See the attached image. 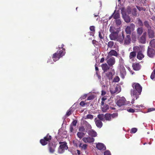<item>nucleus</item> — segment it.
Listing matches in <instances>:
<instances>
[{
    "instance_id": "obj_1",
    "label": "nucleus",
    "mask_w": 155,
    "mask_h": 155,
    "mask_svg": "<svg viewBox=\"0 0 155 155\" xmlns=\"http://www.w3.org/2000/svg\"><path fill=\"white\" fill-rule=\"evenodd\" d=\"M132 87L133 89L131 91V96H134L137 99L138 97L137 93L140 94L142 91V88L140 85L138 83H135L133 84Z\"/></svg>"
},
{
    "instance_id": "obj_2",
    "label": "nucleus",
    "mask_w": 155,
    "mask_h": 155,
    "mask_svg": "<svg viewBox=\"0 0 155 155\" xmlns=\"http://www.w3.org/2000/svg\"><path fill=\"white\" fill-rule=\"evenodd\" d=\"M64 46V45L63 44H62L61 46L59 47L58 48H61L62 50H60L59 52L58 51L57 52L53 54L52 58L54 62H55L58 60L61 57H62L64 55L65 52L64 49L63 48Z\"/></svg>"
},
{
    "instance_id": "obj_3",
    "label": "nucleus",
    "mask_w": 155,
    "mask_h": 155,
    "mask_svg": "<svg viewBox=\"0 0 155 155\" xmlns=\"http://www.w3.org/2000/svg\"><path fill=\"white\" fill-rule=\"evenodd\" d=\"M110 91L112 94H117L121 91V87L120 85H117L116 87L113 86H111L110 87Z\"/></svg>"
},
{
    "instance_id": "obj_4",
    "label": "nucleus",
    "mask_w": 155,
    "mask_h": 155,
    "mask_svg": "<svg viewBox=\"0 0 155 155\" xmlns=\"http://www.w3.org/2000/svg\"><path fill=\"white\" fill-rule=\"evenodd\" d=\"M51 139V136L48 134H47L46 137H44V139L40 140V143L42 145H46L50 141Z\"/></svg>"
},
{
    "instance_id": "obj_5",
    "label": "nucleus",
    "mask_w": 155,
    "mask_h": 155,
    "mask_svg": "<svg viewBox=\"0 0 155 155\" xmlns=\"http://www.w3.org/2000/svg\"><path fill=\"white\" fill-rule=\"evenodd\" d=\"M60 143L61 144L59 148L58 152L61 153L64 152L65 150H66L68 148V147L67 145V143L65 142H60Z\"/></svg>"
},
{
    "instance_id": "obj_6",
    "label": "nucleus",
    "mask_w": 155,
    "mask_h": 155,
    "mask_svg": "<svg viewBox=\"0 0 155 155\" xmlns=\"http://www.w3.org/2000/svg\"><path fill=\"white\" fill-rule=\"evenodd\" d=\"M106 60L110 67L112 66L115 64V59L113 57H108V56H107Z\"/></svg>"
},
{
    "instance_id": "obj_7",
    "label": "nucleus",
    "mask_w": 155,
    "mask_h": 155,
    "mask_svg": "<svg viewBox=\"0 0 155 155\" xmlns=\"http://www.w3.org/2000/svg\"><path fill=\"white\" fill-rule=\"evenodd\" d=\"M125 101L126 100L124 97H120L116 101V104L118 106L120 107L125 104Z\"/></svg>"
},
{
    "instance_id": "obj_8",
    "label": "nucleus",
    "mask_w": 155,
    "mask_h": 155,
    "mask_svg": "<svg viewBox=\"0 0 155 155\" xmlns=\"http://www.w3.org/2000/svg\"><path fill=\"white\" fill-rule=\"evenodd\" d=\"M120 30V27L116 26H111L110 28V31L111 33H118Z\"/></svg>"
},
{
    "instance_id": "obj_9",
    "label": "nucleus",
    "mask_w": 155,
    "mask_h": 155,
    "mask_svg": "<svg viewBox=\"0 0 155 155\" xmlns=\"http://www.w3.org/2000/svg\"><path fill=\"white\" fill-rule=\"evenodd\" d=\"M135 27V25L133 23L131 24L127 27L125 30V32L127 34H130L131 31L134 30Z\"/></svg>"
},
{
    "instance_id": "obj_10",
    "label": "nucleus",
    "mask_w": 155,
    "mask_h": 155,
    "mask_svg": "<svg viewBox=\"0 0 155 155\" xmlns=\"http://www.w3.org/2000/svg\"><path fill=\"white\" fill-rule=\"evenodd\" d=\"M147 54L148 56L150 57H153L155 54L154 50L151 48L150 46H149L147 50Z\"/></svg>"
},
{
    "instance_id": "obj_11",
    "label": "nucleus",
    "mask_w": 155,
    "mask_h": 155,
    "mask_svg": "<svg viewBox=\"0 0 155 155\" xmlns=\"http://www.w3.org/2000/svg\"><path fill=\"white\" fill-rule=\"evenodd\" d=\"M82 140L85 143H91L94 142V139L92 137H87L83 138Z\"/></svg>"
},
{
    "instance_id": "obj_12",
    "label": "nucleus",
    "mask_w": 155,
    "mask_h": 155,
    "mask_svg": "<svg viewBox=\"0 0 155 155\" xmlns=\"http://www.w3.org/2000/svg\"><path fill=\"white\" fill-rule=\"evenodd\" d=\"M118 55V54L116 51L114 50H111L107 53V56L108 57H112V56H114L117 57Z\"/></svg>"
},
{
    "instance_id": "obj_13",
    "label": "nucleus",
    "mask_w": 155,
    "mask_h": 155,
    "mask_svg": "<svg viewBox=\"0 0 155 155\" xmlns=\"http://www.w3.org/2000/svg\"><path fill=\"white\" fill-rule=\"evenodd\" d=\"M123 18L124 19L125 21L127 22H129L130 21V19L128 15H127L123 11V9L121 10Z\"/></svg>"
},
{
    "instance_id": "obj_14",
    "label": "nucleus",
    "mask_w": 155,
    "mask_h": 155,
    "mask_svg": "<svg viewBox=\"0 0 155 155\" xmlns=\"http://www.w3.org/2000/svg\"><path fill=\"white\" fill-rule=\"evenodd\" d=\"M120 76L122 78H124L126 74V73L124 68L123 66H121L120 69Z\"/></svg>"
},
{
    "instance_id": "obj_15",
    "label": "nucleus",
    "mask_w": 155,
    "mask_h": 155,
    "mask_svg": "<svg viewBox=\"0 0 155 155\" xmlns=\"http://www.w3.org/2000/svg\"><path fill=\"white\" fill-rule=\"evenodd\" d=\"M97 148L99 150H104L106 149V147L103 143H98L96 144Z\"/></svg>"
},
{
    "instance_id": "obj_16",
    "label": "nucleus",
    "mask_w": 155,
    "mask_h": 155,
    "mask_svg": "<svg viewBox=\"0 0 155 155\" xmlns=\"http://www.w3.org/2000/svg\"><path fill=\"white\" fill-rule=\"evenodd\" d=\"M49 150L50 153H53L54 151V149L56 147V145L54 144L49 143Z\"/></svg>"
},
{
    "instance_id": "obj_17",
    "label": "nucleus",
    "mask_w": 155,
    "mask_h": 155,
    "mask_svg": "<svg viewBox=\"0 0 155 155\" xmlns=\"http://www.w3.org/2000/svg\"><path fill=\"white\" fill-rule=\"evenodd\" d=\"M146 32H144L143 33V35L140 37V41L142 44H144L146 42Z\"/></svg>"
},
{
    "instance_id": "obj_18",
    "label": "nucleus",
    "mask_w": 155,
    "mask_h": 155,
    "mask_svg": "<svg viewBox=\"0 0 155 155\" xmlns=\"http://www.w3.org/2000/svg\"><path fill=\"white\" fill-rule=\"evenodd\" d=\"M118 35V33H111L110 35V38L111 40H116Z\"/></svg>"
},
{
    "instance_id": "obj_19",
    "label": "nucleus",
    "mask_w": 155,
    "mask_h": 155,
    "mask_svg": "<svg viewBox=\"0 0 155 155\" xmlns=\"http://www.w3.org/2000/svg\"><path fill=\"white\" fill-rule=\"evenodd\" d=\"M131 41L130 36L129 35H127L124 39V44L129 45Z\"/></svg>"
},
{
    "instance_id": "obj_20",
    "label": "nucleus",
    "mask_w": 155,
    "mask_h": 155,
    "mask_svg": "<svg viewBox=\"0 0 155 155\" xmlns=\"http://www.w3.org/2000/svg\"><path fill=\"white\" fill-rule=\"evenodd\" d=\"M148 34L150 38H153L154 37V33L153 31L150 28L148 29Z\"/></svg>"
},
{
    "instance_id": "obj_21",
    "label": "nucleus",
    "mask_w": 155,
    "mask_h": 155,
    "mask_svg": "<svg viewBox=\"0 0 155 155\" xmlns=\"http://www.w3.org/2000/svg\"><path fill=\"white\" fill-rule=\"evenodd\" d=\"M78 147L81 148V150H85L87 148V145L85 144H83L81 142L79 143Z\"/></svg>"
},
{
    "instance_id": "obj_22",
    "label": "nucleus",
    "mask_w": 155,
    "mask_h": 155,
    "mask_svg": "<svg viewBox=\"0 0 155 155\" xmlns=\"http://www.w3.org/2000/svg\"><path fill=\"white\" fill-rule=\"evenodd\" d=\"M132 66L134 69L136 71L139 70L141 68V66L139 63L134 64Z\"/></svg>"
},
{
    "instance_id": "obj_23",
    "label": "nucleus",
    "mask_w": 155,
    "mask_h": 155,
    "mask_svg": "<svg viewBox=\"0 0 155 155\" xmlns=\"http://www.w3.org/2000/svg\"><path fill=\"white\" fill-rule=\"evenodd\" d=\"M108 47L109 48H116L117 47L116 45H114V43L112 41H110L107 44Z\"/></svg>"
},
{
    "instance_id": "obj_24",
    "label": "nucleus",
    "mask_w": 155,
    "mask_h": 155,
    "mask_svg": "<svg viewBox=\"0 0 155 155\" xmlns=\"http://www.w3.org/2000/svg\"><path fill=\"white\" fill-rule=\"evenodd\" d=\"M88 134L93 137H95L97 135L96 132L93 130H91L87 132Z\"/></svg>"
},
{
    "instance_id": "obj_25",
    "label": "nucleus",
    "mask_w": 155,
    "mask_h": 155,
    "mask_svg": "<svg viewBox=\"0 0 155 155\" xmlns=\"http://www.w3.org/2000/svg\"><path fill=\"white\" fill-rule=\"evenodd\" d=\"M124 36L122 33V35H118L117 37L116 41H119L120 42L122 43L124 40Z\"/></svg>"
},
{
    "instance_id": "obj_26",
    "label": "nucleus",
    "mask_w": 155,
    "mask_h": 155,
    "mask_svg": "<svg viewBox=\"0 0 155 155\" xmlns=\"http://www.w3.org/2000/svg\"><path fill=\"white\" fill-rule=\"evenodd\" d=\"M113 15V18L115 19H119L120 17L119 13L118 11H115Z\"/></svg>"
},
{
    "instance_id": "obj_27",
    "label": "nucleus",
    "mask_w": 155,
    "mask_h": 155,
    "mask_svg": "<svg viewBox=\"0 0 155 155\" xmlns=\"http://www.w3.org/2000/svg\"><path fill=\"white\" fill-rule=\"evenodd\" d=\"M102 69L104 72H105L109 69V67L106 64H104L101 65Z\"/></svg>"
},
{
    "instance_id": "obj_28",
    "label": "nucleus",
    "mask_w": 155,
    "mask_h": 155,
    "mask_svg": "<svg viewBox=\"0 0 155 155\" xmlns=\"http://www.w3.org/2000/svg\"><path fill=\"white\" fill-rule=\"evenodd\" d=\"M95 122L96 125L97 127L101 128L102 127V123L100 120H95Z\"/></svg>"
},
{
    "instance_id": "obj_29",
    "label": "nucleus",
    "mask_w": 155,
    "mask_h": 155,
    "mask_svg": "<svg viewBox=\"0 0 155 155\" xmlns=\"http://www.w3.org/2000/svg\"><path fill=\"white\" fill-rule=\"evenodd\" d=\"M136 54L135 51H133L130 52V54L129 58L131 60L133 61L135 57Z\"/></svg>"
},
{
    "instance_id": "obj_30",
    "label": "nucleus",
    "mask_w": 155,
    "mask_h": 155,
    "mask_svg": "<svg viewBox=\"0 0 155 155\" xmlns=\"http://www.w3.org/2000/svg\"><path fill=\"white\" fill-rule=\"evenodd\" d=\"M134 50L135 51L141 52L142 48L141 46H135L134 47Z\"/></svg>"
},
{
    "instance_id": "obj_31",
    "label": "nucleus",
    "mask_w": 155,
    "mask_h": 155,
    "mask_svg": "<svg viewBox=\"0 0 155 155\" xmlns=\"http://www.w3.org/2000/svg\"><path fill=\"white\" fill-rule=\"evenodd\" d=\"M105 119L107 120L110 121L112 120L111 114H106L104 115Z\"/></svg>"
},
{
    "instance_id": "obj_32",
    "label": "nucleus",
    "mask_w": 155,
    "mask_h": 155,
    "mask_svg": "<svg viewBox=\"0 0 155 155\" xmlns=\"http://www.w3.org/2000/svg\"><path fill=\"white\" fill-rule=\"evenodd\" d=\"M136 3L141 6L143 5L145 2V0H135Z\"/></svg>"
},
{
    "instance_id": "obj_33",
    "label": "nucleus",
    "mask_w": 155,
    "mask_h": 155,
    "mask_svg": "<svg viewBox=\"0 0 155 155\" xmlns=\"http://www.w3.org/2000/svg\"><path fill=\"white\" fill-rule=\"evenodd\" d=\"M144 57V55L141 52H139L138 53L137 58L139 60H141Z\"/></svg>"
},
{
    "instance_id": "obj_34",
    "label": "nucleus",
    "mask_w": 155,
    "mask_h": 155,
    "mask_svg": "<svg viewBox=\"0 0 155 155\" xmlns=\"http://www.w3.org/2000/svg\"><path fill=\"white\" fill-rule=\"evenodd\" d=\"M150 45L149 46L151 48H155V39H153L150 42Z\"/></svg>"
},
{
    "instance_id": "obj_35",
    "label": "nucleus",
    "mask_w": 155,
    "mask_h": 155,
    "mask_svg": "<svg viewBox=\"0 0 155 155\" xmlns=\"http://www.w3.org/2000/svg\"><path fill=\"white\" fill-rule=\"evenodd\" d=\"M115 22L117 26L118 27H119L122 24V21L119 18L115 19Z\"/></svg>"
},
{
    "instance_id": "obj_36",
    "label": "nucleus",
    "mask_w": 155,
    "mask_h": 155,
    "mask_svg": "<svg viewBox=\"0 0 155 155\" xmlns=\"http://www.w3.org/2000/svg\"><path fill=\"white\" fill-rule=\"evenodd\" d=\"M90 29L92 32L91 33L90 35H93L95 32V27L94 26H91L90 27Z\"/></svg>"
},
{
    "instance_id": "obj_37",
    "label": "nucleus",
    "mask_w": 155,
    "mask_h": 155,
    "mask_svg": "<svg viewBox=\"0 0 155 155\" xmlns=\"http://www.w3.org/2000/svg\"><path fill=\"white\" fill-rule=\"evenodd\" d=\"M109 107L107 105H106L104 106L103 107H102V110L103 112H106L107 110L108 109Z\"/></svg>"
},
{
    "instance_id": "obj_38",
    "label": "nucleus",
    "mask_w": 155,
    "mask_h": 155,
    "mask_svg": "<svg viewBox=\"0 0 155 155\" xmlns=\"http://www.w3.org/2000/svg\"><path fill=\"white\" fill-rule=\"evenodd\" d=\"M98 117L99 119H100V120H101L102 121H104L105 120V117L104 115L102 114H100L98 115Z\"/></svg>"
},
{
    "instance_id": "obj_39",
    "label": "nucleus",
    "mask_w": 155,
    "mask_h": 155,
    "mask_svg": "<svg viewBox=\"0 0 155 155\" xmlns=\"http://www.w3.org/2000/svg\"><path fill=\"white\" fill-rule=\"evenodd\" d=\"M150 78L152 80L155 81V69L153 70L151 73Z\"/></svg>"
},
{
    "instance_id": "obj_40",
    "label": "nucleus",
    "mask_w": 155,
    "mask_h": 155,
    "mask_svg": "<svg viewBox=\"0 0 155 155\" xmlns=\"http://www.w3.org/2000/svg\"><path fill=\"white\" fill-rule=\"evenodd\" d=\"M84 133L78 132L77 133V135L78 137L80 139L82 138L84 136Z\"/></svg>"
},
{
    "instance_id": "obj_41",
    "label": "nucleus",
    "mask_w": 155,
    "mask_h": 155,
    "mask_svg": "<svg viewBox=\"0 0 155 155\" xmlns=\"http://www.w3.org/2000/svg\"><path fill=\"white\" fill-rule=\"evenodd\" d=\"M81 141H78V140H74L73 141V143L74 145L77 147H78V144L80 142H81Z\"/></svg>"
},
{
    "instance_id": "obj_42",
    "label": "nucleus",
    "mask_w": 155,
    "mask_h": 155,
    "mask_svg": "<svg viewBox=\"0 0 155 155\" xmlns=\"http://www.w3.org/2000/svg\"><path fill=\"white\" fill-rule=\"evenodd\" d=\"M143 32V28H139L137 29V33L139 35H140Z\"/></svg>"
},
{
    "instance_id": "obj_43",
    "label": "nucleus",
    "mask_w": 155,
    "mask_h": 155,
    "mask_svg": "<svg viewBox=\"0 0 155 155\" xmlns=\"http://www.w3.org/2000/svg\"><path fill=\"white\" fill-rule=\"evenodd\" d=\"M106 76L109 79H111L113 76L111 72H108L106 74Z\"/></svg>"
},
{
    "instance_id": "obj_44",
    "label": "nucleus",
    "mask_w": 155,
    "mask_h": 155,
    "mask_svg": "<svg viewBox=\"0 0 155 155\" xmlns=\"http://www.w3.org/2000/svg\"><path fill=\"white\" fill-rule=\"evenodd\" d=\"M137 8L139 10V11H145L146 10V8H143L142 7L138 6H136Z\"/></svg>"
},
{
    "instance_id": "obj_45",
    "label": "nucleus",
    "mask_w": 155,
    "mask_h": 155,
    "mask_svg": "<svg viewBox=\"0 0 155 155\" xmlns=\"http://www.w3.org/2000/svg\"><path fill=\"white\" fill-rule=\"evenodd\" d=\"M111 119H112L118 116V114L117 113H114L111 114Z\"/></svg>"
},
{
    "instance_id": "obj_46",
    "label": "nucleus",
    "mask_w": 155,
    "mask_h": 155,
    "mask_svg": "<svg viewBox=\"0 0 155 155\" xmlns=\"http://www.w3.org/2000/svg\"><path fill=\"white\" fill-rule=\"evenodd\" d=\"M71 109H69L68 110L66 114V116L67 117L68 116L70 115L72 113V111Z\"/></svg>"
},
{
    "instance_id": "obj_47",
    "label": "nucleus",
    "mask_w": 155,
    "mask_h": 155,
    "mask_svg": "<svg viewBox=\"0 0 155 155\" xmlns=\"http://www.w3.org/2000/svg\"><path fill=\"white\" fill-rule=\"evenodd\" d=\"M77 123V121L76 120H74L71 124V125H72L73 126H76Z\"/></svg>"
},
{
    "instance_id": "obj_48",
    "label": "nucleus",
    "mask_w": 155,
    "mask_h": 155,
    "mask_svg": "<svg viewBox=\"0 0 155 155\" xmlns=\"http://www.w3.org/2000/svg\"><path fill=\"white\" fill-rule=\"evenodd\" d=\"M136 10V8H133L132 11V14L134 16H137Z\"/></svg>"
},
{
    "instance_id": "obj_49",
    "label": "nucleus",
    "mask_w": 155,
    "mask_h": 155,
    "mask_svg": "<svg viewBox=\"0 0 155 155\" xmlns=\"http://www.w3.org/2000/svg\"><path fill=\"white\" fill-rule=\"evenodd\" d=\"M120 81V78L118 76H116L114 78L113 81L115 82H118Z\"/></svg>"
},
{
    "instance_id": "obj_50",
    "label": "nucleus",
    "mask_w": 155,
    "mask_h": 155,
    "mask_svg": "<svg viewBox=\"0 0 155 155\" xmlns=\"http://www.w3.org/2000/svg\"><path fill=\"white\" fill-rule=\"evenodd\" d=\"M94 98V95H91L89 96L87 98V100H90L93 99Z\"/></svg>"
},
{
    "instance_id": "obj_51",
    "label": "nucleus",
    "mask_w": 155,
    "mask_h": 155,
    "mask_svg": "<svg viewBox=\"0 0 155 155\" xmlns=\"http://www.w3.org/2000/svg\"><path fill=\"white\" fill-rule=\"evenodd\" d=\"M144 25L148 29L150 28V25L148 24V22L147 21H145L144 22Z\"/></svg>"
},
{
    "instance_id": "obj_52",
    "label": "nucleus",
    "mask_w": 155,
    "mask_h": 155,
    "mask_svg": "<svg viewBox=\"0 0 155 155\" xmlns=\"http://www.w3.org/2000/svg\"><path fill=\"white\" fill-rule=\"evenodd\" d=\"M137 130V129L136 128H132L131 130V133H135Z\"/></svg>"
},
{
    "instance_id": "obj_53",
    "label": "nucleus",
    "mask_w": 155,
    "mask_h": 155,
    "mask_svg": "<svg viewBox=\"0 0 155 155\" xmlns=\"http://www.w3.org/2000/svg\"><path fill=\"white\" fill-rule=\"evenodd\" d=\"M87 96V94H84L81 97L80 99L81 100H83L85 99Z\"/></svg>"
},
{
    "instance_id": "obj_54",
    "label": "nucleus",
    "mask_w": 155,
    "mask_h": 155,
    "mask_svg": "<svg viewBox=\"0 0 155 155\" xmlns=\"http://www.w3.org/2000/svg\"><path fill=\"white\" fill-rule=\"evenodd\" d=\"M104 155H111L110 152L108 150L105 151L104 153Z\"/></svg>"
},
{
    "instance_id": "obj_55",
    "label": "nucleus",
    "mask_w": 155,
    "mask_h": 155,
    "mask_svg": "<svg viewBox=\"0 0 155 155\" xmlns=\"http://www.w3.org/2000/svg\"><path fill=\"white\" fill-rule=\"evenodd\" d=\"M107 99V98L106 97H103L102 99V101L101 102V104L102 105H103L104 104V101Z\"/></svg>"
},
{
    "instance_id": "obj_56",
    "label": "nucleus",
    "mask_w": 155,
    "mask_h": 155,
    "mask_svg": "<svg viewBox=\"0 0 155 155\" xmlns=\"http://www.w3.org/2000/svg\"><path fill=\"white\" fill-rule=\"evenodd\" d=\"M86 104H87L84 101H81L80 103V105L83 107Z\"/></svg>"
},
{
    "instance_id": "obj_57",
    "label": "nucleus",
    "mask_w": 155,
    "mask_h": 155,
    "mask_svg": "<svg viewBox=\"0 0 155 155\" xmlns=\"http://www.w3.org/2000/svg\"><path fill=\"white\" fill-rule=\"evenodd\" d=\"M85 129L83 126H81L80 127L79 129V131L83 132L84 131Z\"/></svg>"
},
{
    "instance_id": "obj_58",
    "label": "nucleus",
    "mask_w": 155,
    "mask_h": 155,
    "mask_svg": "<svg viewBox=\"0 0 155 155\" xmlns=\"http://www.w3.org/2000/svg\"><path fill=\"white\" fill-rule=\"evenodd\" d=\"M87 118L88 119H92L93 118V116L91 114L87 115Z\"/></svg>"
},
{
    "instance_id": "obj_59",
    "label": "nucleus",
    "mask_w": 155,
    "mask_h": 155,
    "mask_svg": "<svg viewBox=\"0 0 155 155\" xmlns=\"http://www.w3.org/2000/svg\"><path fill=\"white\" fill-rule=\"evenodd\" d=\"M155 110V108H149L148 109L147 112H151V111H154Z\"/></svg>"
},
{
    "instance_id": "obj_60",
    "label": "nucleus",
    "mask_w": 155,
    "mask_h": 155,
    "mask_svg": "<svg viewBox=\"0 0 155 155\" xmlns=\"http://www.w3.org/2000/svg\"><path fill=\"white\" fill-rule=\"evenodd\" d=\"M74 131V128L73 126L71 125L70 128V132L72 133Z\"/></svg>"
},
{
    "instance_id": "obj_61",
    "label": "nucleus",
    "mask_w": 155,
    "mask_h": 155,
    "mask_svg": "<svg viewBox=\"0 0 155 155\" xmlns=\"http://www.w3.org/2000/svg\"><path fill=\"white\" fill-rule=\"evenodd\" d=\"M76 152H77V154H74V153H73V155H80V151L79 150H77L76 151Z\"/></svg>"
},
{
    "instance_id": "obj_62",
    "label": "nucleus",
    "mask_w": 155,
    "mask_h": 155,
    "mask_svg": "<svg viewBox=\"0 0 155 155\" xmlns=\"http://www.w3.org/2000/svg\"><path fill=\"white\" fill-rule=\"evenodd\" d=\"M119 62L121 64H123L124 63V60L121 58H120L119 59Z\"/></svg>"
},
{
    "instance_id": "obj_63",
    "label": "nucleus",
    "mask_w": 155,
    "mask_h": 155,
    "mask_svg": "<svg viewBox=\"0 0 155 155\" xmlns=\"http://www.w3.org/2000/svg\"><path fill=\"white\" fill-rule=\"evenodd\" d=\"M138 24L140 26H142L143 25V23L142 21L140 20L139 19L138 21Z\"/></svg>"
},
{
    "instance_id": "obj_64",
    "label": "nucleus",
    "mask_w": 155,
    "mask_h": 155,
    "mask_svg": "<svg viewBox=\"0 0 155 155\" xmlns=\"http://www.w3.org/2000/svg\"><path fill=\"white\" fill-rule=\"evenodd\" d=\"M128 111L130 112L133 113L134 112L135 110L134 109H133L130 108L129 109Z\"/></svg>"
}]
</instances>
